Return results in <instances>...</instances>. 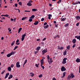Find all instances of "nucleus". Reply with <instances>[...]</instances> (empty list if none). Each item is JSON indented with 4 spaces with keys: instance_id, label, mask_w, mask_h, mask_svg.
Instances as JSON below:
<instances>
[{
    "instance_id": "0e129e2a",
    "label": "nucleus",
    "mask_w": 80,
    "mask_h": 80,
    "mask_svg": "<svg viewBox=\"0 0 80 80\" xmlns=\"http://www.w3.org/2000/svg\"><path fill=\"white\" fill-rule=\"evenodd\" d=\"M54 23H57V22L55 21H53Z\"/></svg>"
},
{
    "instance_id": "79ce46f5",
    "label": "nucleus",
    "mask_w": 80,
    "mask_h": 80,
    "mask_svg": "<svg viewBox=\"0 0 80 80\" xmlns=\"http://www.w3.org/2000/svg\"><path fill=\"white\" fill-rule=\"evenodd\" d=\"M14 5H15V7H17V6H18V4L15 3L14 4Z\"/></svg>"
},
{
    "instance_id": "ea45409f",
    "label": "nucleus",
    "mask_w": 80,
    "mask_h": 80,
    "mask_svg": "<svg viewBox=\"0 0 80 80\" xmlns=\"http://www.w3.org/2000/svg\"><path fill=\"white\" fill-rule=\"evenodd\" d=\"M5 70H3V71L1 73V74H3V73H5Z\"/></svg>"
},
{
    "instance_id": "473e14b6",
    "label": "nucleus",
    "mask_w": 80,
    "mask_h": 80,
    "mask_svg": "<svg viewBox=\"0 0 80 80\" xmlns=\"http://www.w3.org/2000/svg\"><path fill=\"white\" fill-rule=\"evenodd\" d=\"M47 59L48 60H50V56H49V55H48L47 56Z\"/></svg>"
},
{
    "instance_id": "13d9d810",
    "label": "nucleus",
    "mask_w": 80,
    "mask_h": 80,
    "mask_svg": "<svg viewBox=\"0 0 80 80\" xmlns=\"http://www.w3.org/2000/svg\"><path fill=\"white\" fill-rule=\"evenodd\" d=\"M46 40V38H45L42 41H45Z\"/></svg>"
},
{
    "instance_id": "f257e3e1",
    "label": "nucleus",
    "mask_w": 80,
    "mask_h": 80,
    "mask_svg": "<svg viewBox=\"0 0 80 80\" xmlns=\"http://www.w3.org/2000/svg\"><path fill=\"white\" fill-rule=\"evenodd\" d=\"M14 54H15V52L12 51V52H11L10 53H9L7 54V57H10L11 55H13Z\"/></svg>"
},
{
    "instance_id": "2eb2a0df",
    "label": "nucleus",
    "mask_w": 80,
    "mask_h": 80,
    "mask_svg": "<svg viewBox=\"0 0 80 80\" xmlns=\"http://www.w3.org/2000/svg\"><path fill=\"white\" fill-rule=\"evenodd\" d=\"M8 75H9V73H6V74L5 77V79L7 78V77H8Z\"/></svg>"
},
{
    "instance_id": "f03ea898",
    "label": "nucleus",
    "mask_w": 80,
    "mask_h": 80,
    "mask_svg": "<svg viewBox=\"0 0 80 80\" xmlns=\"http://www.w3.org/2000/svg\"><path fill=\"white\" fill-rule=\"evenodd\" d=\"M66 60H67V58H65L63 59V62L62 63L63 64H65V63H67V61H66Z\"/></svg>"
},
{
    "instance_id": "680f3d73",
    "label": "nucleus",
    "mask_w": 80,
    "mask_h": 80,
    "mask_svg": "<svg viewBox=\"0 0 80 80\" xmlns=\"http://www.w3.org/2000/svg\"><path fill=\"white\" fill-rule=\"evenodd\" d=\"M16 45H20V42H18V43H16Z\"/></svg>"
},
{
    "instance_id": "cd10ccee",
    "label": "nucleus",
    "mask_w": 80,
    "mask_h": 80,
    "mask_svg": "<svg viewBox=\"0 0 80 80\" xmlns=\"http://www.w3.org/2000/svg\"><path fill=\"white\" fill-rule=\"evenodd\" d=\"M68 25H69V24L68 23H67L64 26L65 27H68Z\"/></svg>"
},
{
    "instance_id": "7ed1b4c3",
    "label": "nucleus",
    "mask_w": 80,
    "mask_h": 80,
    "mask_svg": "<svg viewBox=\"0 0 80 80\" xmlns=\"http://www.w3.org/2000/svg\"><path fill=\"white\" fill-rule=\"evenodd\" d=\"M47 49H44L42 51V55H44L45 53H47Z\"/></svg>"
},
{
    "instance_id": "58836bf2",
    "label": "nucleus",
    "mask_w": 80,
    "mask_h": 80,
    "mask_svg": "<svg viewBox=\"0 0 80 80\" xmlns=\"http://www.w3.org/2000/svg\"><path fill=\"white\" fill-rule=\"evenodd\" d=\"M79 24H80V23L78 22L76 23V26L78 27V26H79Z\"/></svg>"
},
{
    "instance_id": "412c9836",
    "label": "nucleus",
    "mask_w": 80,
    "mask_h": 80,
    "mask_svg": "<svg viewBox=\"0 0 80 80\" xmlns=\"http://www.w3.org/2000/svg\"><path fill=\"white\" fill-rule=\"evenodd\" d=\"M27 5H28V6H32V4L31 3H29V2H28V3H27Z\"/></svg>"
},
{
    "instance_id": "6ab92c4d",
    "label": "nucleus",
    "mask_w": 80,
    "mask_h": 80,
    "mask_svg": "<svg viewBox=\"0 0 80 80\" xmlns=\"http://www.w3.org/2000/svg\"><path fill=\"white\" fill-rule=\"evenodd\" d=\"M67 50H65L63 52V55H67Z\"/></svg>"
},
{
    "instance_id": "39448f33",
    "label": "nucleus",
    "mask_w": 80,
    "mask_h": 80,
    "mask_svg": "<svg viewBox=\"0 0 80 80\" xmlns=\"http://www.w3.org/2000/svg\"><path fill=\"white\" fill-rule=\"evenodd\" d=\"M66 70V68L64 66H62L61 68V71L62 72H63Z\"/></svg>"
},
{
    "instance_id": "6e6552de",
    "label": "nucleus",
    "mask_w": 80,
    "mask_h": 80,
    "mask_svg": "<svg viewBox=\"0 0 80 80\" xmlns=\"http://www.w3.org/2000/svg\"><path fill=\"white\" fill-rule=\"evenodd\" d=\"M76 18L77 20H79L80 19V16H77L76 17Z\"/></svg>"
},
{
    "instance_id": "2f4dec72",
    "label": "nucleus",
    "mask_w": 80,
    "mask_h": 80,
    "mask_svg": "<svg viewBox=\"0 0 80 80\" xmlns=\"http://www.w3.org/2000/svg\"><path fill=\"white\" fill-rule=\"evenodd\" d=\"M30 73L31 74V75H31V76L32 77H33V76H34V73H33L32 72H30Z\"/></svg>"
},
{
    "instance_id": "aec40b11",
    "label": "nucleus",
    "mask_w": 80,
    "mask_h": 80,
    "mask_svg": "<svg viewBox=\"0 0 80 80\" xmlns=\"http://www.w3.org/2000/svg\"><path fill=\"white\" fill-rule=\"evenodd\" d=\"M49 64H50H50H51V63H52V62H53V61H50V60H48Z\"/></svg>"
},
{
    "instance_id": "052dcab7",
    "label": "nucleus",
    "mask_w": 80,
    "mask_h": 80,
    "mask_svg": "<svg viewBox=\"0 0 80 80\" xmlns=\"http://www.w3.org/2000/svg\"><path fill=\"white\" fill-rule=\"evenodd\" d=\"M37 53H38V51H35L34 52V53L35 54H37Z\"/></svg>"
},
{
    "instance_id": "20e7f679",
    "label": "nucleus",
    "mask_w": 80,
    "mask_h": 80,
    "mask_svg": "<svg viewBox=\"0 0 80 80\" xmlns=\"http://www.w3.org/2000/svg\"><path fill=\"white\" fill-rule=\"evenodd\" d=\"M16 67L17 68H20V65L19 62H18L16 63Z\"/></svg>"
},
{
    "instance_id": "b1692460",
    "label": "nucleus",
    "mask_w": 80,
    "mask_h": 80,
    "mask_svg": "<svg viewBox=\"0 0 80 80\" xmlns=\"http://www.w3.org/2000/svg\"><path fill=\"white\" fill-rule=\"evenodd\" d=\"M35 18V16L34 15H32L30 17V18L33 19V18Z\"/></svg>"
},
{
    "instance_id": "f3484780",
    "label": "nucleus",
    "mask_w": 80,
    "mask_h": 80,
    "mask_svg": "<svg viewBox=\"0 0 80 80\" xmlns=\"http://www.w3.org/2000/svg\"><path fill=\"white\" fill-rule=\"evenodd\" d=\"M66 73H67V72H64L63 73V76L62 77V78H63L64 77H65V74H66Z\"/></svg>"
},
{
    "instance_id": "dca6fc26",
    "label": "nucleus",
    "mask_w": 80,
    "mask_h": 80,
    "mask_svg": "<svg viewBox=\"0 0 80 80\" xmlns=\"http://www.w3.org/2000/svg\"><path fill=\"white\" fill-rule=\"evenodd\" d=\"M48 27H49V25H47L46 26H44V28L45 29H46L48 28Z\"/></svg>"
},
{
    "instance_id": "69168bd1",
    "label": "nucleus",
    "mask_w": 80,
    "mask_h": 80,
    "mask_svg": "<svg viewBox=\"0 0 80 80\" xmlns=\"http://www.w3.org/2000/svg\"><path fill=\"white\" fill-rule=\"evenodd\" d=\"M79 73H80V66L79 67Z\"/></svg>"
},
{
    "instance_id": "a18cd8bd",
    "label": "nucleus",
    "mask_w": 80,
    "mask_h": 80,
    "mask_svg": "<svg viewBox=\"0 0 80 80\" xmlns=\"http://www.w3.org/2000/svg\"><path fill=\"white\" fill-rule=\"evenodd\" d=\"M13 66H14V65H13V64H12L10 67L11 68H13Z\"/></svg>"
},
{
    "instance_id": "a878e982",
    "label": "nucleus",
    "mask_w": 80,
    "mask_h": 80,
    "mask_svg": "<svg viewBox=\"0 0 80 80\" xmlns=\"http://www.w3.org/2000/svg\"><path fill=\"white\" fill-rule=\"evenodd\" d=\"M22 28H20L18 29V33H20L21 31V30H22Z\"/></svg>"
},
{
    "instance_id": "bf43d9fd",
    "label": "nucleus",
    "mask_w": 80,
    "mask_h": 80,
    "mask_svg": "<svg viewBox=\"0 0 80 80\" xmlns=\"http://www.w3.org/2000/svg\"><path fill=\"white\" fill-rule=\"evenodd\" d=\"M75 38H77V39H78V36H75Z\"/></svg>"
},
{
    "instance_id": "bb28decb",
    "label": "nucleus",
    "mask_w": 80,
    "mask_h": 80,
    "mask_svg": "<svg viewBox=\"0 0 80 80\" xmlns=\"http://www.w3.org/2000/svg\"><path fill=\"white\" fill-rule=\"evenodd\" d=\"M40 47H38L37 48V50L38 51L40 50Z\"/></svg>"
},
{
    "instance_id": "3c124183",
    "label": "nucleus",
    "mask_w": 80,
    "mask_h": 80,
    "mask_svg": "<svg viewBox=\"0 0 80 80\" xmlns=\"http://www.w3.org/2000/svg\"><path fill=\"white\" fill-rule=\"evenodd\" d=\"M75 46H76V45H75V44H73V46H72V48H74V47H75Z\"/></svg>"
},
{
    "instance_id": "5701e85b",
    "label": "nucleus",
    "mask_w": 80,
    "mask_h": 80,
    "mask_svg": "<svg viewBox=\"0 0 80 80\" xmlns=\"http://www.w3.org/2000/svg\"><path fill=\"white\" fill-rule=\"evenodd\" d=\"M15 41H13L12 42V43L11 44V46H13V45H14V43H15Z\"/></svg>"
},
{
    "instance_id": "338daca9",
    "label": "nucleus",
    "mask_w": 80,
    "mask_h": 80,
    "mask_svg": "<svg viewBox=\"0 0 80 80\" xmlns=\"http://www.w3.org/2000/svg\"><path fill=\"white\" fill-rule=\"evenodd\" d=\"M41 67H42V68L43 69H44L45 67H44V66H41Z\"/></svg>"
},
{
    "instance_id": "393cba45",
    "label": "nucleus",
    "mask_w": 80,
    "mask_h": 80,
    "mask_svg": "<svg viewBox=\"0 0 80 80\" xmlns=\"http://www.w3.org/2000/svg\"><path fill=\"white\" fill-rule=\"evenodd\" d=\"M32 12H36L37 10V9H32Z\"/></svg>"
},
{
    "instance_id": "c85d7f7f",
    "label": "nucleus",
    "mask_w": 80,
    "mask_h": 80,
    "mask_svg": "<svg viewBox=\"0 0 80 80\" xmlns=\"http://www.w3.org/2000/svg\"><path fill=\"white\" fill-rule=\"evenodd\" d=\"M24 39H25V37H23V36H22V38H21L22 41H23V40H24Z\"/></svg>"
},
{
    "instance_id": "a19ab883",
    "label": "nucleus",
    "mask_w": 80,
    "mask_h": 80,
    "mask_svg": "<svg viewBox=\"0 0 80 80\" xmlns=\"http://www.w3.org/2000/svg\"><path fill=\"white\" fill-rule=\"evenodd\" d=\"M42 74H40L39 76V78H41V77H42Z\"/></svg>"
},
{
    "instance_id": "7c9ffc66",
    "label": "nucleus",
    "mask_w": 80,
    "mask_h": 80,
    "mask_svg": "<svg viewBox=\"0 0 80 80\" xmlns=\"http://www.w3.org/2000/svg\"><path fill=\"white\" fill-rule=\"evenodd\" d=\"M17 48H18V46H15L14 47V48L13 49V50H16V49H17Z\"/></svg>"
},
{
    "instance_id": "e2e57ef3",
    "label": "nucleus",
    "mask_w": 80,
    "mask_h": 80,
    "mask_svg": "<svg viewBox=\"0 0 80 80\" xmlns=\"http://www.w3.org/2000/svg\"><path fill=\"white\" fill-rule=\"evenodd\" d=\"M52 80H57V79L55 78H53Z\"/></svg>"
},
{
    "instance_id": "423d86ee",
    "label": "nucleus",
    "mask_w": 80,
    "mask_h": 80,
    "mask_svg": "<svg viewBox=\"0 0 80 80\" xmlns=\"http://www.w3.org/2000/svg\"><path fill=\"white\" fill-rule=\"evenodd\" d=\"M64 48L62 47H60V46H58V50H63Z\"/></svg>"
},
{
    "instance_id": "8fccbe9b",
    "label": "nucleus",
    "mask_w": 80,
    "mask_h": 80,
    "mask_svg": "<svg viewBox=\"0 0 80 80\" xmlns=\"http://www.w3.org/2000/svg\"><path fill=\"white\" fill-rule=\"evenodd\" d=\"M47 25V22H45L44 23V25L45 26V25Z\"/></svg>"
},
{
    "instance_id": "5fc2aeb1",
    "label": "nucleus",
    "mask_w": 80,
    "mask_h": 80,
    "mask_svg": "<svg viewBox=\"0 0 80 80\" xmlns=\"http://www.w3.org/2000/svg\"><path fill=\"white\" fill-rule=\"evenodd\" d=\"M19 42V39H18L16 41V43H18Z\"/></svg>"
},
{
    "instance_id": "9d476101",
    "label": "nucleus",
    "mask_w": 80,
    "mask_h": 80,
    "mask_svg": "<svg viewBox=\"0 0 80 80\" xmlns=\"http://www.w3.org/2000/svg\"><path fill=\"white\" fill-rule=\"evenodd\" d=\"M8 70L9 71V72H11V71L12 70V68H11L10 67H9L8 68Z\"/></svg>"
},
{
    "instance_id": "72a5a7b5",
    "label": "nucleus",
    "mask_w": 80,
    "mask_h": 80,
    "mask_svg": "<svg viewBox=\"0 0 80 80\" xmlns=\"http://www.w3.org/2000/svg\"><path fill=\"white\" fill-rule=\"evenodd\" d=\"M27 62V59H26L24 63V65H25Z\"/></svg>"
},
{
    "instance_id": "4c0bfd02",
    "label": "nucleus",
    "mask_w": 80,
    "mask_h": 80,
    "mask_svg": "<svg viewBox=\"0 0 80 80\" xmlns=\"http://www.w3.org/2000/svg\"><path fill=\"white\" fill-rule=\"evenodd\" d=\"M62 2V0H59L58 1V3H60Z\"/></svg>"
},
{
    "instance_id": "4468645a",
    "label": "nucleus",
    "mask_w": 80,
    "mask_h": 80,
    "mask_svg": "<svg viewBox=\"0 0 80 80\" xmlns=\"http://www.w3.org/2000/svg\"><path fill=\"white\" fill-rule=\"evenodd\" d=\"M54 38H60V36L58 35H56L54 37Z\"/></svg>"
},
{
    "instance_id": "603ef678",
    "label": "nucleus",
    "mask_w": 80,
    "mask_h": 80,
    "mask_svg": "<svg viewBox=\"0 0 80 80\" xmlns=\"http://www.w3.org/2000/svg\"><path fill=\"white\" fill-rule=\"evenodd\" d=\"M24 12H30V11L25 10Z\"/></svg>"
},
{
    "instance_id": "c03bdc74",
    "label": "nucleus",
    "mask_w": 80,
    "mask_h": 80,
    "mask_svg": "<svg viewBox=\"0 0 80 80\" xmlns=\"http://www.w3.org/2000/svg\"><path fill=\"white\" fill-rule=\"evenodd\" d=\"M8 16H9V15L8 14H6L5 15V17H8V18H10V17H8Z\"/></svg>"
},
{
    "instance_id": "f8f14e48",
    "label": "nucleus",
    "mask_w": 80,
    "mask_h": 80,
    "mask_svg": "<svg viewBox=\"0 0 80 80\" xmlns=\"http://www.w3.org/2000/svg\"><path fill=\"white\" fill-rule=\"evenodd\" d=\"M38 24V21H35V22L34 23V24L35 25H37Z\"/></svg>"
},
{
    "instance_id": "ddd939ff",
    "label": "nucleus",
    "mask_w": 80,
    "mask_h": 80,
    "mask_svg": "<svg viewBox=\"0 0 80 80\" xmlns=\"http://www.w3.org/2000/svg\"><path fill=\"white\" fill-rule=\"evenodd\" d=\"M12 77H13V75H12V74H10L8 78V79H11V78H12Z\"/></svg>"
},
{
    "instance_id": "de8ad7c7",
    "label": "nucleus",
    "mask_w": 80,
    "mask_h": 80,
    "mask_svg": "<svg viewBox=\"0 0 80 80\" xmlns=\"http://www.w3.org/2000/svg\"><path fill=\"white\" fill-rule=\"evenodd\" d=\"M22 36L24 37H25L26 36V34H25V33L24 34L22 35Z\"/></svg>"
},
{
    "instance_id": "09e8293b",
    "label": "nucleus",
    "mask_w": 80,
    "mask_h": 80,
    "mask_svg": "<svg viewBox=\"0 0 80 80\" xmlns=\"http://www.w3.org/2000/svg\"><path fill=\"white\" fill-rule=\"evenodd\" d=\"M32 2H33L31 0H30L29 1H28V3H32Z\"/></svg>"
},
{
    "instance_id": "0eeeda50",
    "label": "nucleus",
    "mask_w": 80,
    "mask_h": 80,
    "mask_svg": "<svg viewBox=\"0 0 80 80\" xmlns=\"http://www.w3.org/2000/svg\"><path fill=\"white\" fill-rule=\"evenodd\" d=\"M76 62H77L78 63H79V62H80V59L78 58H77V59L76 60Z\"/></svg>"
},
{
    "instance_id": "c756f323",
    "label": "nucleus",
    "mask_w": 80,
    "mask_h": 80,
    "mask_svg": "<svg viewBox=\"0 0 80 80\" xmlns=\"http://www.w3.org/2000/svg\"><path fill=\"white\" fill-rule=\"evenodd\" d=\"M70 78H71V76L70 75H68V80H70Z\"/></svg>"
},
{
    "instance_id": "6e6d98bb",
    "label": "nucleus",
    "mask_w": 80,
    "mask_h": 80,
    "mask_svg": "<svg viewBox=\"0 0 80 80\" xmlns=\"http://www.w3.org/2000/svg\"><path fill=\"white\" fill-rule=\"evenodd\" d=\"M48 17H52V15L51 14H49L48 15Z\"/></svg>"
},
{
    "instance_id": "1a4fd4ad",
    "label": "nucleus",
    "mask_w": 80,
    "mask_h": 80,
    "mask_svg": "<svg viewBox=\"0 0 80 80\" xmlns=\"http://www.w3.org/2000/svg\"><path fill=\"white\" fill-rule=\"evenodd\" d=\"M72 42L73 43H76V39L75 38L73 39L72 41Z\"/></svg>"
},
{
    "instance_id": "a211bd4d",
    "label": "nucleus",
    "mask_w": 80,
    "mask_h": 80,
    "mask_svg": "<svg viewBox=\"0 0 80 80\" xmlns=\"http://www.w3.org/2000/svg\"><path fill=\"white\" fill-rule=\"evenodd\" d=\"M66 19H67L66 18H61V22H63V21H65V20H66Z\"/></svg>"
},
{
    "instance_id": "4be33fe9",
    "label": "nucleus",
    "mask_w": 80,
    "mask_h": 80,
    "mask_svg": "<svg viewBox=\"0 0 80 80\" xmlns=\"http://www.w3.org/2000/svg\"><path fill=\"white\" fill-rule=\"evenodd\" d=\"M43 59H42L41 60V63L43 64L44 63V61H43Z\"/></svg>"
},
{
    "instance_id": "e433bc0d",
    "label": "nucleus",
    "mask_w": 80,
    "mask_h": 80,
    "mask_svg": "<svg viewBox=\"0 0 80 80\" xmlns=\"http://www.w3.org/2000/svg\"><path fill=\"white\" fill-rule=\"evenodd\" d=\"M27 17H25V18H22V20H25V19H26V18H27Z\"/></svg>"
},
{
    "instance_id": "9b49d317",
    "label": "nucleus",
    "mask_w": 80,
    "mask_h": 80,
    "mask_svg": "<svg viewBox=\"0 0 80 80\" xmlns=\"http://www.w3.org/2000/svg\"><path fill=\"white\" fill-rule=\"evenodd\" d=\"M70 76L72 78H74L75 77V76L73 75V74L72 73H71L70 74Z\"/></svg>"
},
{
    "instance_id": "49530a36",
    "label": "nucleus",
    "mask_w": 80,
    "mask_h": 80,
    "mask_svg": "<svg viewBox=\"0 0 80 80\" xmlns=\"http://www.w3.org/2000/svg\"><path fill=\"white\" fill-rule=\"evenodd\" d=\"M55 27L56 28L58 27V24H55Z\"/></svg>"
},
{
    "instance_id": "37998d69",
    "label": "nucleus",
    "mask_w": 80,
    "mask_h": 80,
    "mask_svg": "<svg viewBox=\"0 0 80 80\" xmlns=\"http://www.w3.org/2000/svg\"><path fill=\"white\" fill-rule=\"evenodd\" d=\"M29 22H32V21H33V19H30L29 20Z\"/></svg>"
},
{
    "instance_id": "c9c22d12",
    "label": "nucleus",
    "mask_w": 80,
    "mask_h": 80,
    "mask_svg": "<svg viewBox=\"0 0 80 80\" xmlns=\"http://www.w3.org/2000/svg\"><path fill=\"white\" fill-rule=\"evenodd\" d=\"M18 4L19 5H21V6H22V3L21 2H18Z\"/></svg>"
},
{
    "instance_id": "774afa93",
    "label": "nucleus",
    "mask_w": 80,
    "mask_h": 80,
    "mask_svg": "<svg viewBox=\"0 0 80 80\" xmlns=\"http://www.w3.org/2000/svg\"><path fill=\"white\" fill-rule=\"evenodd\" d=\"M10 20L11 21H13V18H11Z\"/></svg>"
},
{
    "instance_id": "864d4df0",
    "label": "nucleus",
    "mask_w": 80,
    "mask_h": 80,
    "mask_svg": "<svg viewBox=\"0 0 80 80\" xmlns=\"http://www.w3.org/2000/svg\"><path fill=\"white\" fill-rule=\"evenodd\" d=\"M35 66L36 67H37L38 68V64H35Z\"/></svg>"
},
{
    "instance_id": "4d7b16f0",
    "label": "nucleus",
    "mask_w": 80,
    "mask_h": 80,
    "mask_svg": "<svg viewBox=\"0 0 80 80\" xmlns=\"http://www.w3.org/2000/svg\"><path fill=\"white\" fill-rule=\"evenodd\" d=\"M44 18H42L41 19V21L42 22V21H44Z\"/></svg>"
},
{
    "instance_id": "f704fd0d",
    "label": "nucleus",
    "mask_w": 80,
    "mask_h": 80,
    "mask_svg": "<svg viewBox=\"0 0 80 80\" xmlns=\"http://www.w3.org/2000/svg\"><path fill=\"white\" fill-rule=\"evenodd\" d=\"M70 48V46L68 45L67 46V49L68 50H69Z\"/></svg>"
}]
</instances>
